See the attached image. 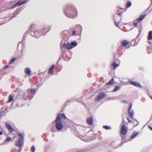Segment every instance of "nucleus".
Masks as SVG:
<instances>
[{
    "label": "nucleus",
    "mask_w": 152,
    "mask_h": 152,
    "mask_svg": "<svg viewBox=\"0 0 152 152\" xmlns=\"http://www.w3.org/2000/svg\"><path fill=\"white\" fill-rule=\"evenodd\" d=\"M64 12L65 15L71 18H75L77 15V12L76 8L71 5L68 6L66 7Z\"/></svg>",
    "instance_id": "1"
},
{
    "label": "nucleus",
    "mask_w": 152,
    "mask_h": 152,
    "mask_svg": "<svg viewBox=\"0 0 152 152\" xmlns=\"http://www.w3.org/2000/svg\"><path fill=\"white\" fill-rule=\"evenodd\" d=\"M18 135L20 136L21 139H19L18 141L15 142L16 146L19 147L20 148H22V147L21 148V147L23 144V139L24 135L20 133L18 134Z\"/></svg>",
    "instance_id": "2"
},
{
    "label": "nucleus",
    "mask_w": 152,
    "mask_h": 152,
    "mask_svg": "<svg viewBox=\"0 0 152 152\" xmlns=\"http://www.w3.org/2000/svg\"><path fill=\"white\" fill-rule=\"evenodd\" d=\"M146 16V14L141 15L138 18L134 20L133 23L134 26L135 27L137 26L139 23H140L141 21L145 18Z\"/></svg>",
    "instance_id": "3"
},
{
    "label": "nucleus",
    "mask_w": 152,
    "mask_h": 152,
    "mask_svg": "<svg viewBox=\"0 0 152 152\" xmlns=\"http://www.w3.org/2000/svg\"><path fill=\"white\" fill-rule=\"evenodd\" d=\"M106 96V94L104 92H102L99 94L97 97L95 98V99L96 101L99 102L100 101Z\"/></svg>",
    "instance_id": "4"
},
{
    "label": "nucleus",
    "mask_w": 152,
    "mask_h": 152,
    "mask_svg": "<svg viewBox=\"0 0 152 152\" xmlns=\"http://www.w3.org/2000/svg\"><path fill=\"white\" fill-rule=\"evenodd\" d=\"M56 128L58 130H60L63 127L62 121H57L56 120Z\"/></svg>",
    "instance_id": "5"
},
{
    "label": "nucleus",
    "mask_w": 152,
    "mask_h": 152,
    "mask_svg": "<svg viewBox=\"0 0 152 152\" xmlns=\"http://www.w3.org/2000/svg\"><path fill=\"white\" fill-rule=\"evenodd\" d=\"M51 29V27L49 26H44L41 30V34L45 35Z\"/></svg>",
    "instance_id": "6"
},
{
    "label": "nucleus",
    "mask_w": 152,
    "mask_h": 152,
    "mask_svg": "<svg viewBox=\"0 0 152 152\" xmlns=\"http://www.w3.org/2000/svg\"><path fill=\"white\" fill-rule=\"evenodd\" d=\"M127 132V129L126 126L124 125L122 126L121 128L120 135L121 136L124 135L126 134Z\"/></svg>",
    "instance_id": "7"
},
{
    "label": "nucleus",
    "mask_w": 152,
    "mask_h": 152,
    "mask_svg": "<svg viewBox=\"0 0 152 152\" xmlns=\"http://www.w3.org/2000/svg\"><path fill=\"white\" fill-rule=\"evenodd\" d=\"M5 125L7 129L10 132H12L15 131L14 129L8 122L5 123Z\"/></svg>",
    "instance_id": "8"
},
{
    "label": "nucleus",
    "mask_w": 152,
    "mask_h": 152,
    "mask_svg": "<svg viewBox=\"0 0 152 152\" xmlns=\"http://www.w3.org/2000/svg\"><path fill=\"white\" fill-rule=\"evenodd\" d=\"M66 118L65 115L62 113L59 114L57 115V117L56 119L57 121H62L61 119H66Z\"/></svg>",
    "instance_id": "9"
},
{
    "label": "nucleus",
    "mask_w": 152,
    "mask_h": 152,
    "mask_svg": "<svg viewBox=\"0 0 152 152\" xmlns=\"http://www.w3.org/2000/svg\"><path fill=\"white\" fill-rule=\"evenodd\" d=\"M132 103H130L129 104V108L128 109V113L130 115V118H132V116L134 115V111L133 110H132L131 108L132 107Z\"/></svg>",
    "instance_id": "10"
},
{
    "label": "nucleus",
    "mask_w": 152,
    "mask_h": 152,
    "mask_svg": "<svg viewBox=\"0 0 152 152\" xmlns=\"http://www.w3.org/2000/svg\"><path fill=\"white\" fill-rule=\"evenodd\" d=\"M27 2L26 1H24L22 2H21L20 1H19L17 3L15 4L11 8H13L18 6H20L23 4Z\"/></svg>",
    "instance_id": "11"
},
{
    "label": "nucleus",
    "mask_w": 152,
    "mask_h": 152,
    "mask_svg": "<svg viewBox=\"0 0 152 152\" xmlns=\"http://www.w3.org/2000/svg\"><path fill=\"white\" fill-rule=\"evenodd\" d=\"M87 124L90 125L93 124V117L91 116L88 118L86 121Z\"/></svg>",
    "instance_id": "12"
},
{
    "label": "nucleus",
    "mask_w": 152,
    "mask_h": 152,
    "mask_svg": "<svg viewBox=\"0 0 152 152\" xmlns=\"http://www.w3.org/2000/svg\"><path fill=\"white\" fill-rule=\"evenodd\" d=\"M129 44V42L126 40H124L121 42V45L123 47H125Z\"/></svg>",
    "instance_id": "13"
},
{
    "label": "nucleus",
    "mask_w": 152,
    "mask_h": 152,
    "mask_svg": "<svg viewBox=\"0 0 152 152\" xmlns=\"http://www.w3.org/2000/svg\"><path fill=\"white\" fill-rule=\"evenodd\" d=\"M25 72L28 76H30L31 74V71L29 68H26L25 69Z\"/></svg>",
    "instance_id": "14"
},
{
    "label": "nucleus",
    "mask_w": 152,
    "mask_h": 152,
    "mask_svg": "<svg viewBox=\"0 0 152 152\" xmlns=\"http://www.w3.org/2000/svg\"><path fill=\"white\" fill-rule=\"evenodd\" d=\"M119 66V64L116 63L115 62H113L111 64V68L112 70L115 69L116 68Z\"/></svg>",
    "instance_id": "15"
},
{
    "label": "nucleus",
    "mask_w": 152,
    "mask_h": 152,
    "mask_svg": "<svg viewBox=\"0 0 152 152\" xmlns=\"http://www.w3.org/2000/svg\"><path fill=\"white\" fill-rule=\"evenodd\" d=\"M131 84L133 85H134V86H135L137 87H141V86L138 83L134 82V81H131L130 82Z\"/></svg>",
    "instance_id": "16"
},
{
    "label": "nucleus",
    "mask_w": 152,
    "mask_h": 152,
    "mask_svg": "<svg viewBox=\"0 0 152 152\" xmlns=\"http://www.w3.org/2000/svg\"><path fill=\"white\" fill-rule=\"evenodd\" d=\"M34 35L35 36L36 38H38L41 35H42V34H41V32H39L38 31H36L34 32Z\"/></svg>",
    "instance_id": "17"
},
{
    "label": "nucleus",
    "mask_w": 152,
    "mask_h": 152,
    "mask_svg": "<svg viewBox=\"0 0 152 152\" xmlns=\"http://www.w3.org/2000/svg\"><path fill=\"white\" fill-rule=\"evenodd\" d=\"M147 39L149 40H152V31H150L149 32L147 37Z\"/></svg>",
    "instance_id": "18"
},
{
    "label": "nucleus",
    "mask_w": 152,
    "mask_h": 152,
    "mask_svg": "<svg viewBox=\"0 0 152 152\" xmlns=\"http://www.w3.org/2000/svg\"><path fill=\"white\" fill-rule=\"evenodd\" d=\"M76 29L77 31H81L82 28L81 26L80 25H77L75 26Z\"/></svg>",
    "instance_id": "19"
},
{
    "label": "nucleus",
    "mask_w": 152,
    "mask_h": 152,
    "mask_svg": "<svg viewBox=\"0 0 152 152\" xmlns=\"http://www.w3.org/2000/svg\"><path fill=\"white\" fill-rule=\"evenodd\" d=\"M55 66L54 65H53L51 66L50 67L49 69L48 72V74H50L53 72V69L54 68Z\"/></svg>",
    "instance_id": "20"
},
{
    "label": "nucleus",
    "mask_w": 152,
    "mask_h": 152,
    "mask_svg": "<svg viewBox=\"0 0 152 152\" xmlns=\"http://www.w3.org/2000/svg\"><path fill=\"white\" fill-rule=\"evenodd\" d=\"M114 79L113 78H112L111 80L108 82H107L106 84L107 85H110L114 84Z\"/></svg>",
    "instance_id": "21"
},
{
    "label": "nucleus",
    "mask_w": 152,
    "mask_h": 152,
    "mask_svg": "<svg viewBox=\"0 0 152 152\" xmlns=\"http://www.w3.org/2000/svg\"><path fill=\"white\" fill-rule=\"evenodd\" d=\"M22 148H20L18 150L16 149L15 148H13L11 151V152H20L21 151Z\"/></svg>",
    "instance_id": "22"
},
{
    "label": "nucleus",
    "mask_w": 152,
    "mask_h": 152,
    "mask_svg": "<svg viewBox=\"0 0 152 152\" xmlns=\"http://www.w3.org/2000/svg\"><path fill=\"white\" fill-rule=\"evenodd\" d=\"M138 134V132H134L133 133L131 137V138H133L134 137Z\"/></svg>",
    "instance_id": "23"
},
{
    "label": "nucleus",
    "mask_w": 152,
    "mask_h": 152,
    "mask_svg": "<svg viewBox=\"0 0 152 152\" xmlns=\"http://www.w3.org/2000/svg\"><path fill=\"white\" fill-rule=\"evenodd\" d=\"M17 59V58H13L10 60L9 63V64L13 63L14 61Z\"/></svg>",
    "instance_id": "24"
},
{
    "label": "nucleus",
    "mask_w": 152,
    "mask_h": 152,
    "mask_svg": "<svg viewBox=\"0 0 152 152\" xmlns=\"http://www.w3.org/2000/svg\"><path fill=\"white\" fill-rule=\"evenodd\" d=\"M70 43L73 48V47H75L77 45V43L76 41H74L72 42H71Z\"/></svg>",
    "instance_id": "25"
},
{
    "label": "nucleus",
    "mask_w": 152,
    "mask_h": 152,
    "mask_svg": "<svg viewBox=\"0 0 152 152\" xmlns=\"http://www.w3.org/2000/svg\"><path fill=\"white\" fill-rule=\"evenodd\" d=\"M66 48L68 49H72L73 48V47H72V46L70 44L68 43L66 45Z\"/></svg>",
    "instance_id": "26"
},
{
    "label": "nucleus",
    "mask_w": 152,
    "mask_h": 152,
    "mask_svg": "<svg viewBox=\"0 0 152 152\" xmlns=\"http://www.w3.org/2000/svg\"><path fill=\"white\" fill-rule=\"evenodd\" d=\"M121 88V87L119 86H116L114 88L113 90V92H115L119 89Z\"/></svg>",
    "instance_id": "27"
},
{
    "label": "nucleus",
    "mask_w": 152,
    "mask_h": 152,
    "mask_svg": "<svg viewBox=\"0 0 152 152\" xmlns=\"http://www.w3.org/2000/svg\"><path fill=\"white\" fill-rule=\"evenodd\" d=\"M13 99V97L11 94H10L9 96V99H8V102H11Z\"/></svg>",
    "instance_id": "28"
},
{
    "label": "nucleus",
    "mask_w": 152,
    "mask_h": 152,
    "mask_svg": "<svg viewBox=\"0 0 152 152\" xmlns=\"http://www.w3.org/2000/svg\"><path fill=\"white\" fill-rule=\"evenodd\" d=\"M132 5L130 1H128L126 4V7L128 8L130 7Z\"/></svg>",
    "instance_id": "29"
},
{
    "label": "nucleus",
    "mask_w": 152,
    "mask_h": 152,
    "mask_svg": "<svg viewBox=\"0 0 152 152\" xmlns=\"http://www.w3.org/2000/svg\"><path fill=\"white\" fill-rule=\"evenodd\" d=\"M103 128L106 129H111V127L110 126H104Z\"/></svg>",
    "instance_id": "30"
},
{
    "label": "nucleus",
    "mask_w": 152,
    "mask_h": 152,
    "mask_svg": "<svg viewBox=\"0 0 152 152\" xmlns=\"http://www.w3.org/2000/svg\"><path fill=\"white\" fill-rule=\"evenodd\" d=\"M30 92L31 93L34 94L36 93V91L35 89L32 88L30 90Z\"/></svg>",
    "instance_id": "31"
},
{
    "label": "nucleus",
    "mask_w": 152,
    "mask_h": 152,
    "mask_svg": "<svg viewBox=\"0 0 152 152\" xmlns=\"http://www.w3.org/2000/svg\"><path fill=\"white\" fill-rule=\"evenodd\" d=\"M31 150L32 152H34L35 151V148L34 146H32Z\"/></svg>",
    "instance_id": "32"
},
{
    "label": "nucleus",
    "mask_w": 152,
    "mask_h": 152,
    "mask_svg": "<svg viewBox=\"0 0 152 152\" xmlns=\"http://www.w3.org/2000/svg\"><path fill=\"white\" fill-rule=\"evenodd\" d=\"M11 139V138L10 137H7V139L5 140V141H9Z\"/></svg>",
    "instance_id": "33"
},
{
    "label": "nucleus",
    "mask_w": 152,
    "mask_h": 152,
    "mask_svg": "<svg viewBox=\"0 0 152 152\" xmlns=\"http://www.w3.org/2000/svg\"><path fill=\"white\" fill-rule=\"evenodd\" d=\"M62 47L64 48L66 47V45L65 43H64L62 45Z\"/></svg>",
    "instance_id": "34"
},
{
    "label": "nucleus",
    "mask_w": 152,
    "mask_h": 152,
    "mask_svg": "<svg viewBox=\"0 0 152 152\" xmlns=\"http://www.w3.org/2000/svg\"><path fill=\"white\" fill-rule=\"evenodd\" d=\"M76 31L75 30H73L72 31V35H75L76 34Z\"/></svg>",
    "instance_id": "35"
},
{
    "label": "nucleus",
    "mask_w": 152,
    "mask_h": 152,
    "mask_svg": "<svg viewBox=\"0 0 152 152\" xmlns=\"http://www.w3.org/2000/svg\"><path fill=\"white\" fill-rule=\"evenodd\" d=\"M114 22H115V25L116 26L118 27V24L119 22L117 23L116 21H115Z\"/></svg>",
    "instance_id": "36"
},
{
    "label": "nucleus",
    "mask_w": 152,
    "mask_h": 152,
    "mask_svg": "<svg viewBox=\"0 0 152 152\" xmlns=\"http://www.w3.org/2000/svg\"><path fill=\"white\" fill-rule=\"evenodd\" d=\"M127 120L130 123L131 122V120L129 119V118H127Z\"/></svg>",
    "instance_id": "37"
},
{
    "label": "nucleus",
    "mask_w": 152,
    "mask_h": 152,
    "mask_svg": "<svg viewBox=\"0 0 152 152\" xmlns=\"http://www.w3.org/2000/svg\"><path fill=\"white\" fill-rule=\"evenodd\" d=\"M148 127L151 130H152V127H151V126H148Z\"/></svg>",
    "instance_id": "38"
},
{
    "label": "nucleus",
    "mask_w": 152,
    "mask_h": 152,
    "mask_svg": "<svg viewBox=\"0 0 152 152\" xmlns=\"http://www.w3.org/2000/svg\"><path fill=\"white\" fill-rule=\"evenodd\" d=\"M117 14L120 16V17H121V13H118Z\"/></svg>",
    "instance_id": "39"
},
{
    "label": "nucleus",
    "mask_w": 152,
    "mask_h": 152,
    "mask_svg": "<svg viewBox=\"0 0 152 152\" xmlns=\"http://www.w3.org/2000/svg\"><path fill=\"white\" fill-rule=\"evenodd\" d=\"M9 66L8 65H7L5 66V68H8Z\"/></svg>",
    "instance_id": "40"
},
{
    "label": "nucleus",
    "mask_w": 152,
    "mask_h": 152,
    "mask_svg": "<svg viewBox=\"0 0 152 152\" xmlns=\"http://www.w3.org/2000/svg\"><path fill=\"white\" fill-rule=\"evenodd\" d=\"M2 131H0V135H2Z\"/></svg>",
    "instance_id": "41"
},
{
    "label": "nucleus",
    "mask_w": 152,
    "mask_h": 152,
    "mask_svg": "<svg viewBox=\"0 0 152 152\" xmlns=\"http://www.w3.org/2000/svg\"><path fill=\"white\" fill-rule=\"evenodd\" d=\"M149 96L150 98L152 99V95H149Z\"/></svg>",
    "instance_id": "42"
},
{
    "label": "nucleus",
    "mask_w": 152,
    "mask_h": 152,
    "mask_svg": "<svg viewBox=\"0 0 152 152\" xmlns=\"http://www.w3.org/2000/svg\"><path fill=\"white\" fill-rule=\"evenodd\" d=\"M118 8H120V9H122H122H124V8H122L120 7H119V6H118Z\"/></svg>",
    "instance_id": "43"
},
{
    "label": "nucleus",
    "mask_w": 152,
    "mask_h": 152,
    "mask_svg": "<svg viewBox=\"0 0 152 152\" xmlns=\"http://www.w3.org/2000/svg\"><path fill=\"white\" fill-rule=\"evenodd\" d=\"M32 26H33L32 25H31V27L29 28V29H31L32 28Z\"/></svg>",
    "instance_id": "44"
},
{
    "label": "nucleus",
    "mask_w": 152,
    "mask_h": 152,
    "mask_svg": "<svg viewBox=\"0 0 152 152\" xmlns=\"http://www.w3.org/2000/svg\"><path fill=\"white\" fill-rule=\"evenodd\" d=\"M123 101L124 102H125V103H127V102L126 101H125V100H124Z\"/></svg>",
    "instance_id": "45"
},
{
    "label": "nucleus",
    "mask_w": 152,
    "mask_h": 152,
    "mask_svg": "<svg viewBox=\"0 0 152 152\" xmlns=\"http://www.w3.org/2000/svg\"><path fill=\"white\" fill-rule=\"evenodd\" d=\"M148 42L149 43H151V42Z\"/></svg>",
    "instance_id": "46"
},
{
    "label": "nucleus",
    "mask_w": 152,
    "mask_h": 152,
    "mask_svg": "<svg viewBox=\"0 0 152 152\" xmlns=\"http://www.w3.org/2000/svg\"><path fill=\"white\" fill-rule=\"evenodd\" d=\"M129 47H130V46H129L128 47H127V48H129Z\"/></svg>",
    "instance_id": "47"
},
{
    "label": "nucleus",
    "mask_w": 152,
    "mask_h": 152,
    "mask_svg": "<svg viewBox=\"0 0 152 152\" xmlns=\"http://www.w3.org/2000/svg\"><path fill=\"white\" fill-rule=\"evenodd\" d=\"M107 152H112L111 151H108Z\"/></svg>",
    "instance_id": "48"
},
{
    "label": "nucleus",
    "mask_w": 152,
    "mask_h": 152,
    "mask_svg": "<svg viewBox=\"0 0 152 152\" xmlns=\"http://www.w3.org/2000/svg\"><path fill=\"white\" fill-rule=\"evenodd\" d=\"M151 1H152V0H151Z\"/></svg>",
    "instance_id": "49"
}]
</instances>
